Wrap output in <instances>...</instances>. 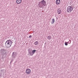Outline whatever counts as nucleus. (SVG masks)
Here are the masks:
<instances>
[{
  "label": "nucleus",
  "instance_id": "20e7f679",
  "mask_svg": "<svg viewBox=\"0 0 78 78\" xmlns=\"http://www.w3.org/2000/svg\"><path fill=\"white\" fill-rule=\"evenodd\" d=\"M36 51V50H33L31 51V50L29 51V53L30 55V56H33L35 52Z\"/></svg>",
  "mask_w": 78,
  "mask_h": 78
},
{
  "label": "nucleus",
  "instance_id": "f8f14e48",
  "mask_svg": "<svg viewBox=\"0 0 78 78\" xmlns=\"http://www.w3.org/2000/svg\"><path fill=\"white\" fill-rule=\"evenodd\" d=\"M47 38L48 40H50L51 38V36H48V37Z\"/></svg>",
  "mask_w": 78,
  "mask_h": 78
},
{
  "label": "nucleus",
  "instance_id": "6e6552de",
  "mask_svg": "<svg viewBox=\"0 0 78 78\" xmlns=\"http://www.w3.org/2000/svg\"><path fill=\"white\" fill-rule=\"evenodd\" d=\"M55 3L56 5H59V4L61 3V1L60 0H57L55 2Z\"/></svg>",
  "mask_w": 78,
  "mask_h": 78
},
{
  "label": "nucleus",
  "instance_id": "dca6fc26",
  "mask_svg": "<svg viewBox=\"0 0 78 78\" xmlns=\"http://www.w3.org/2000/svg\"><path fill=\"white\" fill-rule=\"evenodd\" d=\"M69 42H66V43L67 44H68L69 43Z\"/></svg>",
  "mask_w": 78,
  "mask_h": 78
},
{
  "label": "nucleus",
  "instance_id": "4468645a",
  "mask_svg": "<svg viewBox=\"0 0 78 78\" xmlns=\"http://www.w3.org/2000/svg\"><path fill=\"white\" fill-rule=\"evenodd\" d=\"M65 45H66V46H67V45H68V44H67V43H66V42H65Z\"/></svg>",
  "mask_w": 78,
  "mask_h": 78
},
{
  "label": "nucleus",
  "instance_id": "a211bd4d",
  "mask_svg": "<svg viewBox=\"0 0 78 78\" xmlns=\"http://www.w3.org/2000/svg\"><path fill=\"white\" fill-rule=\"evenodd\" d=\"M69 41H70V40H69Z\"/></svg>",
  "mask_w": 78,
  "mask_h": 78
},
{
  "label": "nucleus",
  "instance_id": "ddd939ff",
  "mask_svg": "<svg viewBox=\"0 0 78 78\" xmlns=\"http://www.w3.org/2000/svg\"><path fill=\"white\" fill-rule=\"evenodd\" d=\"M34 44L35 45H37L38 44V42L37 41H35Z\"/></svg>",
  "mask_w": 78,
  "mask_h": 78
},
{
  "label": "nucleus",
  "instance_id": "1a4fd4ad",
  "mask_svg": "<svg viewBox=\"0 0 78 78\" xmlns=\"http://www.w3.org/2000/svg\"><path fill=\"white\" fill-rule=\"evenodd\" d=\"M16 2L17 4H20L22 3V0H17Z\"/></svg>",
  "mask_w": 78,
  "mask_h": 78
},
{
  "label": "nucleus",
  "instance_id": "9b49d317",
  "mask_svg": "<svg viewBox=\"0 0 78 78\" xmlns=\"http://www.w3.org/2000/svg\"><path fill=\"white\" fill-rule=\"evenodd\" d=\"M52 22L51 23V24H53L55 23V19H52Z\"/></svg>",
  "mask_w": 78,
  "mask_h": 78
},
{
  "label": "nucleus",
  "instance_id": "423d86ee",
  "mask_svg": "<svg viewBox=\"0 0 78 78\" xmlns=\"http://www.w3.org/2000/svg\"><path fill=\"white\" fill-rule=\"evenodd\" d=\"M26 73L28 75H29L31 73V69H27L26 70Z\"/></svg>",
  "mask_w": 78,
  "mask_h": 78
},
{
  "label": "nucleus",
  "instance_id": "f3484780",
  "mask_svg": "<svg viewBox=\"0 0 78 78\" xmlns=\"http://www.w3.org/2000/svg\"><path fill=\"white\" fill-rule=\"evenodd\" d=\"M12 62V60H11V62Z\"/></svg>",
  "mask_w": 78,
  "mask_h": 78
},
{
  "label": "nucleus",
  "instance_id": "9d476101",
  "mask_svg": "<svg viewBox=\"0 0 78 78\" xmlns=\"http://www.w3.org/2000/svg\"><path fill=\"white\" fill-rule=\"evenodd\" d=\"M57 12L58 14H61V10L60 9H58L57 11Z\"/></svg>",
  "mask_w": 78,
  "mask_h": 78
},
{
  "label": "nucleus",
  "instance_id": "7ed1b4c3",
  "mask_svg": "<svg viewBox=\"0 0 78 78\" xmlns=\"http://www.w3.org/2000/svg\"><path fill=\"white\" fill-rule=\"evenodd\" d=\"M73 11V8L72 6H69L67 8V11L68 12H71Z\"/></svg>",
  "mask_w": 78,
  "mask_h": 78
},
{
  "label": "nucleus",
  "instance_id": "6ab92c4d",
  "mask_svg": "<svg viewBox=\"0 0 78 78\" xmlns=\"http://www.w3.org/2000/svg\"><path fill=\"white\" fill-rule=\"evenodd\" d=\"M71 42V41L70 42V43Z\"/></svg>",
  "mask_w": 78,
  "mask_h": 78
},
{
  "label": "nucleus",
  "instance_id": "2eb2a0df",
  "mask_svg": "<svg viewBox=\"0 0 78 78\" xmlns=\"http://www.w3.org/2000/svg\"><path fill=\"white\" fill-rule=\"evenodd\" d=\"M29 38H31V35H30L29 36Z\"/></svg>",
  "mask_w": 78,
  "mask_h": 78
},
{
  "label": "nucleus",
  "instance_id": "f03ea898",
  "mask_svg": "<svg viewBox=\"0 0 78 78\" xmlns=\"http://www.w3.org/2000/svg\"><path fill=\"white\" fill-rule=\"evenodd\" d=\"M12 43V41L8 40L6 41L5 43V46L6 48H9L11 46Z\"/></svg>",
  "mask_w": 78,
  "mask_h": 78
},
{
  "label": "nucleus",
  "instance_id": "39448f33",
  "mask_svg": "<svg viewBox=\"0 0 78 78\" xmlns=\"http://www.w3.org/2000/svg\"><path fill=\"white\" fill-rule=\"evenodd\" d=\"M0 53L2 55H5V53H6V51H5V49H1L0 50Z\"/></svg>",
  "mask_w": 78,
  "mask_h": 78
},
{
  "label": "nucleus",
  "instance_id": "f257e3e1",
  "mask_svg": "<svg viewBox=\"0 0 78 78\" xmlns=\"http://www.w3.org/2000/svg\"><path fill=\"white\" fill-rule=\"evenodd\" d=\"M39 8H42L43 9L44 8V6H46V2L44 0L41 1L39 3Z\"/></svg>",
  "mask_w": 78,
  "mask_h": 78
},
{
  "label": "nucleus",
  "instance_id": "0eeeda50",
  "mask_svg": "<svg viewBox=\"0 0 78 78\" xmlns=\"http://www.w3.org/2000/svg\"><path fill=\"white\" fill-rule=\"evenodd\" d=\"M17 56V53L15 52H13L12 53V57L13 58H16V56Z\"/></svg>",
  "mask_w": 78,
  "mask_h": 78
}]
</instances>
